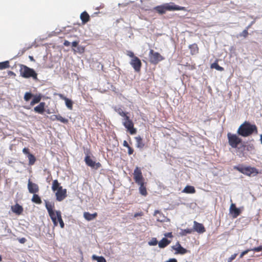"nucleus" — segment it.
Returning a JSON list of instances; mask_svg holds the SVG:
<instances>
[{"mask_svg": "<svg viewBox=\"0 0 262 262\" xmlns=\"http://www.w3.org/2000/svg\"><path fill=\"white\" fill-rule=\"evenodd\" d=\"M116 112L124 118L122 123L124 126L127 129L131 135L136 134L137 129L134 127V124L129 117L127 116L128 113L124 112L121 108H118L115 110Z\"/></svg>", "mask_w": 262, "mask_h": 262, "instance_id": "nucleus-1", "label": "nucleus"}, {"mask_svg": "<svg viewBox=\"0 0 262 262\" xmlns=\"http://www.w3.org/2000/svg\"><path fill=\"white\" fill-rule=\"evenodd\" d=\"M237 133L239 135L246 137L253 133L257 134V128L256 125L251 124L249 122L246 121L239 126Z\"/></svg>", "mask_w": 262, "mask_h": 262, "instance_id": "nucleus-2", "label": "nucleus"}, {"mask_svg": "<svg viewBox=\"0 0 262 262\" xmlns=\"http://www.w3.org/2000/svg\"><path fill=\"white\" fill-rule=\"evenodd\" d=\"M160 14H163L167 11L185 10V8L175 5L173 3H165L163 5L157 6L154 9Z\"/></svg>", "mask_w": 262, "mask_h": 262, "instance_id": "nucleus-3", "label": "nucleus"}, {"mask_svg": "<svg viewBox=\"0 0 262 262\" xmlns=\"http://www.w3.org/2000/svg\"><path fill=\"white\" fill-rule=\"evenodd\" d=\"M52 189L53 191H57L55 193V196L56 200L59 202L63 201L67 196V189H63L57 180H54L53 181Z\"/></svg>", "mask_w": 262, "mask_h": 262, "instance_id": "nucleus-4", "label": "nucleus"}, {"mask_svg": "<svg viewBox=\"0 0 262 262\" xmlns=\"http://www.w3.org/2000/svg\"><path fill=\"white\" fill-rule=\"evenodd\" d=\"M19 70L20 75L25 78L32 77L33 79H37V74L31 68L23 64H21Z\"/></svg>", "mask_w": 262, "mask_h": 262, "instance_id": "nucleus-5", "label": "nucleus"}, {"mask_svg": "<svg viewBox=\"0 0 262 262\" xmlns=\"http://www.w3.org/2000/svg\"><path fill=\"white\" fill-rule=\"evenodd\" d=\"M234 169L241 173L249 177L251 176L252 174L256 176L259 173L258 169L255 167L250 166L245 167L242 165L235 166Z\"/></svg>", "mask_w": 262, "mask_h": 262, "instance_id": "nucleus-6", "label": "nucleus"}, {"mask_svg": "<svg viewBox=\"0 0 262 262\" xmlns=\"http://www.w3.org/2000/svg\"><path fill=\"white\" fill-rule=\"evenodd\" d=\"M45 202L46 208L48 212L50 217H51L54 226H57L59 222L57 218L56 212H55L53 210V209L54 208V204L46 200L45 201Z\"/></svg>", "mask_w": 262, "mask_h": 262, "instance_id": "nucleus-7", "label": "nucleus"}, {"mask_svg": "<svg viewBox=\"0 0 262 262\" xmlns=\"http://www.w3.org/2000/svg\"><path fill=\"white\" fill-rule=\"evenodd\" d=\"M228 143L232 148H236L242 142V139L237 135L228 133L227 134Z\"/></svg>", "mask_w": 262, "mask_h": 262, "instance_id": "nucleus-8", "label": "nucleus"}, {"mask_svg": "<svg viewBox=\"0 0 262 262\" xmlns=\"http://www.w3.org/2000/svg\"><path fill=\"white\" fill-rule=\"evenodd\" d=\"M149 61L154 64H158L160 61L164 60V58L158 52L150 50L149 53Z\"/></svg>", "mask_w": 262, "mask_h": 262, "instance_id": "nucleus-9", "label": "nucleus"}, {"mask_svg": "<svg viewBox=\"0 0 262 262\" xmlns=\"http://www.w3.org/2000/svg\"><path fill=\"white\" fill-rule=\"evenodd\" d=\"M133 174L134 181L137 184H142V182H144V179L142 176L141 170L139 167H136Z\"/></svg>", "mask_w": 262, "mask_h": 262, "instance_id": "nucleus-10", "label": "nucleus"}, {"mask_svg": "<svg viewBox=\"0 0 262 262\" xmlns=\"http://www.w3.org/2000/svg\"><path fill=\"white\" fill-rule=\"evenodd\" d=\"M130 64L136 72H140L142 63L140 59L138 57H135L134 59H132L130 61Z\"/></svg>", "mask_w": 262, "mask_h": 262, "instance_id": "nucleus-11", "label": "nucleus"}, {"mask_svg": "<svg viewBox=\"0 0 262 262\" xmlns=\"http://www.w3.org/2000/svg\"><path fill=\"white\" fill-rule=\"evenodd\" d=\"M28 189L30 193H37L39 191V187L37 184L32 182L31 179H29L28 182Z\"/></svg>", "mask_w": 262, "mask_h": 262, "instance_id": "nucleus-12", "label": "nucleus"}, {"mask_svg": "<svg viewBox=\"0 0 262 262\" xmlns=\"http://www.w3.org/2000/svg\"><path fill=\"white\" fill-rule=\"evenodd\" d=\"M84 161L88 166L92 168H95L96 169L99 168L101 166V164L99 162L96 163L95 161H93L88 155L85 156Z\"/></svg>", "mask_w": 262, "mask_h": 262, "instance_id": "nucleus-13", "label": "nucleus"}, {"mask_svg": "<svg viewBox=\"0 0 262 262\" xmlns=\"http://www.w3.org/2000/svg\"><path fill=\"white\" fill-rule=\"evenodd\" d=\"M242 211L240 209L236 208L235 204L232 203L229 208V213L233 218H236L239 216Z\"/></svg>", "mask_w": 262, "mask_h": 262, "instance_id": "nucleus-14", "label": "nucleus"}, {"mask_svg": "<svg viewBox=\"0 0 262 262\" xmlns=\"http://www.w3.org/2000/svg\"><path fill=\"white\" fill-rule=\"evenodd\" d=\"M23 152L24 154L27 155V157L29 159V164L30 165H33L36 162V158L35 156L30 152V150L28 148L25 147L23 149Z\"/></svg>", "mask_w": 262, "mask_h": 262, "instance_id": "nucleus-15", "label": "nucleus"}, {"mask_svg": "<svg viewBox=\"0 0 262 262\" xmlns=\"http://www.w3.org/2000/svg\"><path fill=\"white\" fill-rule=\"evenodd\" d=\"M193 224V231H195L199 233H203L205 232V228L202 224L198 223L196 221H194Z\"/></svg>", "mask_w": 262, "mask_h": 262, "instance_id": "nucleus-16", "label": "nucleus"}, {"mask_svg": "<svg viewBox=\"0 0 262 262\" xmlns=\"http://www.w3.org/2000/svg\"><path fill=\"white\" fill-rule=\"evenodd\" d=\"M173 249L176 251V254H185L187 253V250L181 246L179 242H178Z\"/></svg>", "mask_w": 262, "mask_h": 262, "instance_id": "nucleus-17", "label": "nucleus"}, {"mask_svg": "<svg viewBox=\"0 0 262 262\" xmlns=\"http://www.w3.org/2000/svg\"><path fill=\"white\" fill-rule=\"evenodd\" d=\"M46 103L40 102L38 105L34 107V111L39 114H43L45 112Z\"/></svg>", "mask_w": 262, "mask_h": 262, "instance_id": "nucleus-18", "label": "nucleus"}, {"mask_svg": "<svg viewBox=\"0 0 262 262\" xmlns=\"http://www.w3.org/2000/svg\"><path fill=\"white\" fill-rule=\"evenodd\" d=\"M11 209L13 212L15 213L17 215L21 214L24 210L23 207L18 204L12 206Z\"/></svg>", "mask_w": 262, "mask_h": 262, "instance_id": "nucleus-19", "label": "nucleus"}, {"mask_svg": "<svg viewBox=\"0 0 262 262\" xmlns=\"http://www.w3.org/2000/svg\"><path fill=\"white\" fill-rule=\"evenodd\" d=\"M59 96L60 97V98L61 99H62V100H64L65 101V103H66V105L67 107L69 110H72L73 109V101L69 99V98L64 97L62 94H59Z\"/></svg>", "mask_w": 262, "mask_h": 262, "instance_id": "nucleus-20", "label": "nucleus"}, {"mask_svg": "<svg viewBox=\"0 0 262 262\" xmlns=\"http://www.w3.org/2000/svg\"><path fill=\"white\" fill-rule=\"evenodd\" d=\"M80 17L83 25L86 24L90 20V16L86 11L82 12Z\"/></svg>", "mask_w": 262, "mask_h": 262, "instance_id": "nucleus-21", "label": "nucleus"}, {"mask_svg": "<svg viewBox=\"0 0 262 262\" xmlns=\"http://www.w3.org/2000/svg\"><path fill=\"white\" fill-rule=\"evenodd\" d=\"M97 212L91 214L88 212H84L83 213V217L86 220L90 221L95 219L97 216Z\"/></svg>", "mask_w": 262, "mask_h": 262, "instance_id": "nucleus-22", "label": "nucleus"}, {"mask_svg": "<svg viewBox=\"0 0 262 262\" xmlns=\"http://www.w3.org/2000/svg\"><path fill=\"white\" fill-rule=\"evenodd\" d=\"M51 119L53 121L58 120L63 123H67L68 120L66 118L62 117L60 115H54L51 116Z\"/></svg>", "mask_w": 262, "mask_h": 262, "instance_id": "nucleus-23", "label": "nucleus"}, {"mask_svg": "<svg viewBox=\"0 0 262 262\" xmlns=\"http://www.w3.org/2000/svg\"><path fill=\"white\" fill-rule=\"evenodd\" d=\"M189 48L190 50V53L192 55H196L199 53V47L196 43L190 45L189 46Z\"/></svg>", "mask_w": 262, "mask_h": 262, "instance_id": "nucleus-24", "label": "nucleus"}, {"mask_svg": "<svg viewBox=\"0 0 262 262\" xmlns=\"http://www.w3.org/2000/svg\"><path fill=\"white\" fill-rule=\"evenodd\" d=\"M33 98L31 102H30V105L31 106H33L35 104H37L39 103L42 98V95L39 94L38 95H33Z\"/></svg>", "mask_w": 262, "mask_h": 262, "instance_id": "nucleus-25", "label": "nucleus"}, {"mask_svg": "<svg viewBox=\"0 0 262 262\" xmlns=\"http://www.w3.org/2000/svg\"><path fill=\"white\" fill-rule=\"evenodd\" d=\"M170 243L166 238H163L158 243L159 247L161 248H164L168 246Z\"/></svg>", "mask_w": 262, "mask_h": 262, "instance_id": "nucleus-26", "label": "nucleus"}, {"mask_svg": "<svg viewBox=\"0 0 262 262\" xmlns=\"http://www.w3.org/2000/svg\"><path fill=\"white\" fill-rule=\"evenodd\" d=\"M182 192L186 193H194L195 189L192 186L187 185L182 190Z\"/></svg>", "mask_w": 262, "mask_h": 262, "instance_id": "nucleus-27", "label": "nucleus"}, {"mask_svg": "<svg viewBox=\"0 0 262 262\" xmlns=\"http://www.w3.org/2000/svg\"><path fill=\"white\" fill-rule=\"evenodd\" d=\"M137 142V147L139 148H143L144 146V144L143 142L142 138L141 136H138L135 138Z\"/></svg>", "mask_w": 262, "mask_h": 262, "instance_id": "nucleus-28", "label": "nucleus"}, {"mask_svg": "<svg viewBox=\"0 0 262 262\" xmlns=\"http://www.w3.org/2000/svg\"><path fill=\"white\" fill-rule=\"evenodd\" d=\"M31 201L36 204H41L42 201L40 197L36 193H34L31 199Z\"/></svg>", "mask_w": 262, "mask_h": 262, "instance_id": "nucleus-29", "label": "nucleus"}, {"mask_svg": "<svg viewBox=\"0 0 262 262\" xmlns=\"http://www.w3.org/2000/svg\"><path fill=\"white\" fill-rule=\"evenodd\" d=\"M56 214L57 218L59 222L60 227L61 228H63L64 227V224L62 219L61 212L60 211H56Z\"/></svg>", "mask_w": 262, "mask_h": 262, "instance_id": "nucleus-30", "label": "nucleus"}, {"mask_svg": "<svg viewBox=\"0 0 262 262\" xmlns=\"http://www.w3.org/2000/svg\"><path fill=\"white\" fill-rule=\"evenodd\" d=\"M138 185H139L140 186V187H139L140 193L142 195H143L144 196H146L147 195V191H146V188L144 186V182H142V184H138Z\"/></svg>", "mask_w": 262, "mask_h": 262, "instance_id": "nucleus-31", "label": "nucleus"}, {"mask_svg": "<svg viewBox=\"0 0 262 262\" xmlns=\"http://www.w3.org/2000/svg\"><path fill=\"white\" fill-rule=\"evenodd\" d=\"M193 232V229L191 228H187L186 229L182 230L181 232L180 233L181 236H185L187 234H191Z\"/></svg>", "mask_w": 262, "mask_h": 262, "instance_id": "nucleus-32", "label": "nucleus"}, {"mask_svg": "<svg viewBox=\"0 0 262 262\" xmlns=\"http://www.w3.org/2000/svg\"><path fill=\"white\" fill-rule=\"evenodd\" d=\"M9 61H5L4 62H0V70H4L9 67Z\"/></svg>", "mask_w": 262, "mask_h": 262, "instance_id": "nucleus-33", "label": "nucleus"}, {"mask_svg": "<svg viewBox=\"0 0 262 262\" xmlns=\"http://www.w3.org/2000/svg\"><path fill=\"white\" fill-rule=\"evenodd\" d=\"M211 68H214L216 70L220 71H223L224 70V68L219 65L217 63H213L211 66Z\"/></svg>", "mask_w": 262, "mask_h": 262, "instance_id": "nucleus-34", "label": "nucleus"}, {"mask_svg": "<svg viewBox=\"0 0 262 262\" xmlns=\"http://www.w3.org/2000/svg\"><path fill=\"white\" fill-rule=\"evenodd\" d=\"M33 96V95L32 93L26 92L24 95V98L26 101H29Z\"/></svg>", "mask_w": 262, "mask_h": 262, "instance_id": "nucleus-35", "label": "nucleus"}, {"mask_svg": "<svg viewBox=\"0 0 262 262\" xmlns=\"http://www.w3.org/2000/svg\"><path fill=\"white\" fill-rule=\"evenodd\" d=\"M249 27V26L247 27L246 29H245L241 33L239 34V36L241 37H244V38L247 37L249 34L248 30Z\"/></svg>", "mask_w": 262, "mask_h": 262, "instance_id": "nucleus-36", "label": "nucleus"}, {"mask_svg": "<svg viewBox=\"0 0 262 262\" xmlns=\"http://www.w3.org/2000/svg\"><path fill=\"white\" fill-rule=\"evenodd\" d=\"M158 244V241L156 238H153L152 240L149 242V245L151 246H155Z\"/></svg>", "mask_w": 262, "mask_h": 262, "instance_id": "nucleus-37", "label": "nucleus"}, {"mask_svg": "<svg viewBox=\"0 0 262 262\" xmlns=\"http://www.w3.org/2000/svg\"><path fill=\"white\" fill-rule=\"evenodd\" d=\"M74 52H79V53H83L84 51V48L83 47L79 46V47H77V50L74 49Z\"/></svg>", "mask_w": 262, "mask_h": 262, "instance_id": "nucleus-38", "label": "nucleus"}, {"mask_svg": "<svg viewBox=\"0 0 262 262\" xmlns=\"http://www.w3.org/2000/svg\"><path fill=\"white\" fill-rule=\"evenodd\" d=\"M126 55L130 57H132V59H134V57H136L135 56L134 53L131 51H127Z\"/></svg>", "mask_w": 262, "mask_h": 262, "instance_id": "nucleus-39", "label": "nucleus"}, {"mask_svg": "<svg viewBox=\"0 0 262 262\" xmlns=\"http://www.w3.org/2000/svg\"><path fill=\"white\" fill-rule=\"evenodd\" d=\"M252 251L255 252H260L262 251V245L257 247H255L252 249Z\"/></svg>", "mask_w": 262, "mask_h": 262, "instance_id": "nucleus-40", "label": "nucleus"}, {"mask_svg": "<svg viewBox=\"0 0 262 262\" xmlns=\"http://www.w3.org/2000/svg\"><path fill=\"white\" fill-rule=\"evenodd\" d=\"M237 254L236 253H235L234 254H232L229 258H228V262H231L233 260H234L236 256H237Z\"/></svg>", "mask_w": 262, "mask_h": 262, "instance_id": "nucleus-41", "label": "nucleus"}, {"mask_svg": "<svg viewBox=\"0 0 262 262\" xmlns=\"http://www.w3.org/2000/svg\"><path fill=\"white\" fill-rule=\"evenodd\" d=\"M19 242L21 244H24L26 242L27 239L25 237L19 238L17 239Z\"/></svg>", "mask_w": 262, "mask_h": 262, "instance_id": "nucleus-42", "label": "nucleus"}, {"mask_svg": "<svg viewBox=\"0 0 262 262\" xmlns=\"http://www.w3.org/2000/svg\"><path fill=\"white\" fill-rule=\"evenodd\" d=\"M128 148V154L130 155H132L134 151V149L132 148L130 146H129V147H127Z\"/></svg>", "mask_w": 262, "mask_h": 262, "instance_id": "nucleus-43", "label": "nucleus"}, {"mask_svg": "<svg viewBox=\"0 0 262 262\" xmlns=\"http://www.w3.org/2000/svg\"><path fill=\"white\" fill-rule=\"evenodd\" d=\"M97 262H106V259L103 256H100L98 258Z\"/></svg>", "mask_w": 262, "mask_h": 262, "instance_id": "nucleus-44", "label": "nucleus"}, {"mask_svg": "<svg viewBox=\"0 0 262 262\" xmlns=\"http://www.w3.org/2000/svg\"><path fill=\"white\" fill-rule=\"evenodd\" d=\"M164 236L165 237H169V238H172L173 237V235H172V234L171 232H167V233H166L165 234H164Z\"/></svg>", "mask_w": 262, "mask_h": 262, "instance_id": "nucleus-45", "label": "nucleus"}, {"mask_svg": "<svg viewBox=\"0 0 262 262\" xmlns=\"http://www.w3.org/2000/svg\"><path fill=\"white\" fill-rule=\"evenodd\" d=\"M249 251V250H245V251H244L243 252H242L240 255V256H239L240 258H242L244 256V255H245V254L248 253Z\"/></svg>", "mask_w": 262, "mask_h": 262, "instance_id": "nucleus-46", "label": "nucleus"}, {"mask_svg": "<svg viewBox=\"0 0 262 262\" xmlns=\"http://www.w3.org/2000/svg\"><path fill=\"white\" fill-rule=\"evenodd\" d=\"M78 41H73L72 43V47H76L78 46Z\"/></svg>", "mask_w": 262, "mask_h": 262, "instance_id": "nucleus-47", "label": "nucleus"}, {"mask_svg": "<svg viewBox=\"0 0 262 262\" xmlns=\"http://www.w3.org/2000/svg\"><path fill=\"white\" fill-rule=\"evenodd\" d=\"M71 43L70 42H69V41L68 40H65L63 42V45L64 46H66V47H68L70 45Z\"/></svg>", "mask_w": 262, "mask_h": 262, "instance_id": "nucleus-48", "label": "nucleus"}, {"mask_svg": "<svg viewBox=\"0 0 262 262\" xmlns=\"http://www.w3.org/2000/svg\"><path fill=\"white\" fill-rule=\"evenodd\" d=\"M123 145L124 147H127H127H129V146H130L128 145V144L127 142L126 141H125V140L123 141Z\"/></svg>", "mask_w": 262, "mask_h": 262, "instance_id": "nucleus-49", "label": "nucleus"}, {"mask_svg": "<svg viewBox=\"0 0 262 262\" xmlns=\"http://www.w3.org/2000/svg\"><path fill=\"white\" fill-rule=\"evenodd\" d=\"M142 215H143V213L142 212H141L136 213L134 214V216L135 217H137L138 216H142Z\"/></svg>", "mask_w": 262, "mask_h": 262, "instance_id": "nucleus-50", "label": "nucleus"}, {"mask_svg": "<svg viewBox=\"0 0 262 262\" xmlns=\"http://www.w3.org/2000/svg\"><path fill=\"white\" fill-rule=\"evenodd\" d=\"M165 262H177V260L175 258H171L169 259L168 260L165 261Z\"/></svg>", "mask_w": 262, "mask_h": 262, "instance_id": "nucleus-51", "label": "nucleus"}, {"mask_svg": "<svg viewBox=\"0 0 262 262\" xmlns=\"http://www.w3.org/2000/svg\"><path fill=\"white\" fill-rule=\"evenodd\" d=\"M99 257H100V256H96V255H93L92 256V258H93V259H95V260H98V258H99Z\"/></svg>", "mask_w": 262, "mask_h": 262, "instance_id": "nucleus-52", "label": "nucleus"}, {"mask_svg": "<svg viewBox=\"0 0 262 262\" xmlns=\"http://www.w3.org/2000/svg\"><path fill=\"white\" fill-rule=\"evenodd\" d=\"M157 214H161V213H160V211H159V210H155V212H154V215H155V216H156Z\"/></svg>", "mask_w": 262, "mask_h": 262, "instance_id": "nucleus-53", "label": "nucleus"}, {"mask_svg": "<svg viewBox=\"0 0 262 262\" xmlns=\"http://www.w3.org/2000/svg\"><path fill=\"white\" fill-rule=\"evenodd\" d=\"M8 75H15V73L12 71H9Z\"/></svg>", "mask_w": 262, "mask_h": 262, "instance_id": "nucleus-54", "label": "nucleus"}, {"mask_svg": "<svg viewBox=\"0 0 262 262\" xmlns=\"http://www.w3.org/2000/svg\"><path fill=\"white\" fill-rule=\"evenodd\" d=\"M29 58H30V60H34V58H33V57L32 56H29Z\"/></svg>", "mask_w": 262, "mask_h": 262, "instance_id": "nucleus-55", "label": "nucleus"}, {"mask_svg": "<svg viewBox=\"0 0 262 262\" xmlns=\"http://www.w3.org/2000/svg\"><path fill=\"white\" fill-rule=\"evenodd\" d=\"M260 141H261V143L262 144V135H260Z\"/></svg>", "mask_w": 262, "mask_h": 262, "instance_id": "nucleus-56", "label": "nucleus"}, {"mask_svg": "<svg viewBox=\"0 0 262 262\" xmlns=\"http://www.w3.org/2000/svg\"><path fill=\"white\" fill-rule=\"evenodd\" d=\"M157 221H159V222H162V220H159V219H157Z\"/></svg>", "mask_w": 262, "mask_h": 262, "instance_id": "nucleus-57", "label": "nucleus"}]
</instances>
